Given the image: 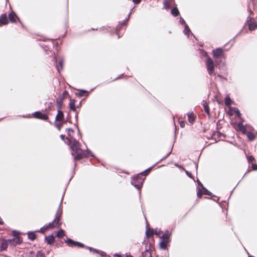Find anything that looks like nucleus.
Wrapping results in <instances>:
<instances>
[{"mask_svg":"<svg viewBox=\"0 0 257 257\" xmlns=\"http://www.w3.org/2000/svg\"><path fill=\"white\" fill-rule=\"evenodd\" d=\"M69 146L72 150V155L74 156L75 160H79L82 158L83 153L80 148V145L78 141L75 139L71 138L69 139Z\"/></svg>","mask_w":257,"mask_h":257,"instance_id":"nucleus-1","label":"nucleus"},{"mask_svg":"<svg viewBox=\"0 0 257 257\" xmlns=\"http://www.w3.org/2000/svg\"><path fill=\"white\" fill-rule=\"evenodd\" d=\"M206 66L208 73L211 75L214 71V62L210 58H207Z\"/></svg>","mask_w":257,"mask_h":257,"instance_id":"nucleus-2","label":"nucleus"},{"mask_svg":"<svg viewBox=\"0 0 257 257\" xmlns=\"http://www.w3.org/2000/svg\"><path fill=\"white\" fill-rule=\"evenodd\" d=\"M59 218L58 217H56V218L54 219V220L51 222L50 223L48 226L46 227V229L49 228H53L55 227H58L59 225Z\"/></svg>","mask_w":257,"mask_h":257,"instance_id":"nucleus-3","label":"nucleus"},{"mask_svg":"<svg viewBox=\"0 0 257 257\" xmlns=\"http://www.w3.org/2000/svg\"><path fill=\"white\" fill-rule=\"evenodd\" d=\"M33 116L35 118H39V119H43V120H47L48 118V117L46 114L42 113L41 112H40L39 111L35 112L34 113Z\"/></svg>","mask_w":257,"mask_h":257,"instance_id":"nucleus-4","label":"nucleus"},{"mask_svg":"<svg viewBox=\"0 0 257 257\" xmlns=\"http://www.w3.org/2000/svg\"><path fill=\"white\" fill-rule=\"evenodd\" d=\"M9 243L12 245H16L21 242V238L19 236H16L13 239L8 240Z\"/></svg>","mask_w":257,"mask_h":257,"instance_id":"nucleus-5","label":"nucleus"},{"mask_svg":"<svg viewBox=\"0 0 257 257\" xmlns=\"http://www.w3.org/2000/svg\"><path fill=\"white\" fill-rule=\"evenodd\" d=\"M249 29L251 31L254 30L257 27L256 23L253 20L250 19L247 21Z\"/></svg>","mask_w":257,"mask_h":257,"instance_id":"nucleus-6","label":"nucleus"},{"mask_svg":"<svg viewBox=\"0 0 257 257\" xmlns=\"http://www.w3.org/2000/svg\"><path fill=\"white\" fill-rule=\"evenodd\" d=\"M67 243L69 246H78L80 247L83 246V245L81 243L74 241L73 240L71 239H68Z\"/></svg>","mask_w":257,"mask_h":257,"instance_id":"nucleus-7","label":"nucleus"},{"mask_svg":"<svg viewBox=\"0 0 257 257\" xmlns=\"http://www.w3.org/2000/svg\"><path fill=\"white\" fill-rule=\"evenodd\" d=\"M223 53V51L221 49L218 48L213 51V54L214 57L218 58L220 57Z\"/></svg>","mask_w":257,"mask_h":257,"instance_id":"nucleus-8","label":"nucleus"},{"mask_svg":"<svg viewBox=\"0 0 257 257\" xmlns=\"http://www.w3.org/2000/svg\"><path fill=\"white\" fill-rule=\"evenodd\" d=\"M169 243V240L161 239L160 242L159 243L160 247L161 248L165 249L167 247V244Z\"/></svg>","mask_w":257,"mask_h":257,"instance_id":"nucleus-9","label":"nucleus"},{"mask_svg":"<svg viewBox=\"0 0 257 257\" xmlns=\"http://www.w3.org/2000/svg\"><path fill=\"white\" fill-rule=\"evenodd\" d=\"M64 115L63 113L61 110H58V113L56 116L55 120L56 121H62L63 120Z\"/></svg>","mask_w":257,"mask_h":257,"instance_id":"nucleus-10","label":"nucleus"},{"mask_svg":"<svg viewBox=\"0 0 257 257\" xmlns=\"http://www.w3.org/2000/svg\"><path fill=\"white\" fill-rule=\"evenodd\" d=\"M8 23L7 16L5 14L2 15L0 17V25H6Z\"/></svg>","mask_w":257,"mask_h":257,"instance_id":"nucleus-11","label":"nucleus"},{"mask_svg":"<svg viewBox=\"0 0 257 257\" xmlns=\"http://www.w3.org/2000/svg\"><path fill=\"white\" fill-rule=\"evenodd\" d=\"M8 243H9L8 240H3V241L2 242L1 246L0 247V250L1 251H2V250H4L6 249L8 247Z\"/></svg>","mask_w":257,"mask_h":257,"instance_id":"nucleus-12","label":"nucleus"},{"mask_svg":"<svg viewBox=\"0 0 257 257\" xmlns=\"http://www.w3.org/2000/svg\"><path fill=\"white\" fill-rule=\"evenodd\" d=\"M45 240L48 244H52L54 241V237L53 235H49L45 238Z\"/></svg>","mask_w":257,"mask_h":257,"instance_id":"nucleus-13","label":"nucleus"},{"mask_svg":"<svg viewBox=\"0 0 257 257\" xmlns=\"http://www.w3.org/2000/svg\"><path fill=\"white\" fill-rule=\"evenodd\" d=\"M237 127L242 133L245 134L246 133L245 128L242 123H238L237 125Z\"/></svg>","mask_w":257,"mask_h":257,"instance_id":"nucleus-14","label":"nucleus"},{"mask_svg":"<svg viewBox=\"0 0 257 257\" xmlns=\"http://www.w3.org/2000/svg\"><path fill=\"white\" fill-rule=\"evenodd\" d=\"M188 121L192 123L195 120V116L193 113H188Z\"/></svg>","mask_w":257,"mask_h":257,"instance_id":"nucleus-15","label":"nucleus"},{"mask_svg":"<svg viewBox=\"0 0 257 257\" xmlns=\"http://www.w3.org/2000/svg\"><path fill=\"white\" fill-rule=\"evenodd\" d=\"M9 19L12 22H16V19L17 18V16L16 15H15V13H11L9 15Z\"/></svg>","mask_w":257,"mask_h":257,"instance_id":"nucleus-16","label":"nucleus"},{"mask_svg":"<svg viewBox=\"0 0 257 257\" xmlns=\"http://www.w3.org/2000/svg\"><path fill=\"white\" fill-rule=\"evenodd\" d=\"M203 105L204 107V111L206 112L208 115L209 114V108L208 106V104L206 101H203Z\"/></svg>","mask_w":257,"mask_h":257,"instance_id":"nucleus-17","label":"nucleus"},{"mask_svg":"<svg viewBox=\"0 0 257 257\" xmlns=\"http://www.w3.org/2000/svg\"><path fill=\"white\" fill-rule=\"evenodd\" d=\"M69 107L71 110H75V102L74 100H71L69 103Z\"/></svg>","mask_w":257,"mask_h":257,"instance_id":"nucleus-18","label":"nucleus"},{"mask_svg":"<svg viewBox=\"0 0 257 257\" xmlns=\"http://www.w3.org/2000/svg\"><path fill=\"white\" fill-rule=\"evenodd\" d=\"M65 235V232L63 230L60 229L57 233V236L59 238L63 237Z\"/></svg>","mask_w":257,"mask_h":257,"instance_id":"nucleus-19","label":"nucleus"},{"mask_svg":"<svg viewBox=\"0 0 257 257\" xmlns=\"http://www.w3.org/2000/svg\"><path fill=\"white\" fill-rule=\"evenodd\" d=\"M171 13L174 16L176 17L179 14V11L177 8H174L172 10Z\"/></svg>","mask_w":257,"mask_h":257,"instance_id":"nucleus-20","label":"nucleus"},{"mask_svg":"<svg viewBox=\"0 0 257 257\" xmlns=\"http://www.w3.org/2000/svg\"><path fill=\"white\" fill-rule=\"evenodd\" d=\"M170 236L169 232H168L166 233H164L162 235V237H161V239H163L165 240H169V238Z\"/></svg>","mask_w":257,"mask_h":257,"instance_id":"nucleus-21","label":"nucleus"},{"mask_svg":"<svg viewBox=\"0 0 257 257\" xmlns=\"http://www.w3.org/2000/svg\"><path fill=\"white\" fill-rule=\"evenodd\" d=\"M28 236L29 239L34 240L36 238V235L34 232H29L28 233Z\"/></svg>","mask_w":257,"mask_h":257,"instance_id":"nucleus-22","label":"nucleus"},{"mask_svg":"<svg viewBox=\"0 0 257 257\" xmlns=\"http://www.w3.org/2000/svg\"><path fill=\"white\" fill-rule=\"evenodd\" d=\"M146 234L147 236H151L154 234V230L148 229L147 230Z\"/></svg>","mask_w":257,"mask_h":257,"instance_id":"nucleus-23","label":"nucleus"},{"mask_svg":"<svg viewBox=\"0 0 257 257\" xmlns=\"http://www.w3.org/2000/svg\"><path fill=\"white\" fill-rule=\"evenodd\" d=\"M143 257H151V252L149 250H146L145 252H144L143 253Z\"/></svg>","mask_w":257,"mask_h":257,"instance_id":"nucleus-24","label":"nucleus"},{"mask_svg":"<svg viewBox=\"0 0 257 257\" xmlns=\"http://www.w3.org/2000/svg\"><path fill=\"white\" fill-rule=\"evenodd\" d=\"M231 100L229 97H226L225 100V104L226 106H229L231 104Z\"/></svg>","mask_w":257,"mask_h":257,"instance_id":"nucleus-25","label":"nucleus"},{"mask_svg":"<svg viewBox=\"0 0 257 257\" xmlns=\"http://www.w3.org/2000/svg\"><path fill=\"white\" fill-rule=\"evenodd\" d=\"M247 137L248 139L250 141L253 140L254 139V135L252 133H248L247 134Z\"/></svg>","mask_w":257,"mask_h":257,"instance_id":"nucleus-26","label":"nucleus"},{"mask_svg":"<svg viewBox=\"0 0 257 257\" xmlns=\"http://www.w3.org/2000/svg\"><path fill=\"white\" fill-rule=\"evenodd\" d=\"M36 257H44V254L41 251H38L37 252Z\"/></svg>","mask_w":257,"mask_h":257,"instance_id":"nucleus-27","label":"nucleus"},{"mask_svg":"<svg viewBox=\"0 0 257 257\" xmlns=\"http://www.w3.org/2000/svg\"><path fill=\"white\" fill-rule=\"evenodd\" d=\"M59 65L60 66V68L59 67H57L58 71H59L60 69H62L63 67V61H60L59 62Z\"/></svg>","mask_w":257,"mask_h":257,"instance_id":"nucleus-28","label":"nucleus"},{"mask_svg":"<svg viewBox=\"0 0 257 257\" xmlns=\"http://www.w3.org/2000/svg\"><path fill=\"white\" fill-rule=\"evenodd\" d=\"M184 31L185 34H187L190 32V29L187 25L185 26V28Z\"/></svg>","mask_w":257,"mask_h":257,"instance_id":"nucleus-29","label":"nucleus"},{"mask_svg":"<svg viewBox=\"0 0 257 257\" xmlns=\"http://www.w3.org/2000/svg\"><path fill=\"white\" fill-rule=\"evenodd\" d=\"M234 112L236 114V115H237L238 116H240V111H239V110H238V109L235 108L234 109Z\"/></svg>","mask_w":257,"mask_h":257,"instance_id":"nucleus-30","label":"nucleus"},{"mask_svg":"<svg viewBox=\"0 0 257 257\" xmlns=\"http://www.w3.org/2000/svg\"><path fill=\"white\" fill-rule=\"evenodd\" d=\"M56 127L58 129V130H60L61 127L62 126V123H58L56 124Z\"/></svg>","mask_w":257,"mask_h":257,"instance_id":"nucleus-31","label":"nucleus"},{"mask_svg":"<svg viewBox=\"0 0 257 257\" xmlns=\"http://www.w3.org/2000/svg\"><path fill=\"white\" fill-rule=\"evenodd\" d=\"M247 159H248V161L249 162H250L253 161L254 160V158L253 156H250L248 157Z\"/></svg>","mask_w":257,"mask_h":257,"instance_id":"nucleus-32","label":"nucleus"},{"mask_svg":"<svg viewBox=\"0 0 257 257\" xmlns=\"http://www.w3.org/2000/svg\"><path fill=\"white\" fill-rule=\"evenodd\" d=\"M252 169L253 170H257V165L256 164H252Z\"/></svg>","mask_w":257,"mask_h":257,"instance_id":"nucleus-33","label":"nucleus"},{"mask_svg":"<svg viewBox=\"0 0 257 257\" xmlns=\"http://www.w3.org/2000/svg\"><path fill=\"white\" fill-rule=\"evenodd\" d=\"M180 125L181 127H184L185 126V122H184V121H181L180 122Z\"/></svg>","mask_w":257,"mask_h":257,"instance_id":"nucleus-34","label":"nucleus"},{"mask_svg":"<svg viewBox=\"0 0 257 257\" xmlns=\"http://www.w3.org/2000/svg\"><path fill=\"white\" fill-rule=\"evenodd\" d=\"M13 234L15 236V237L16 236H18V232H17L16 231H13Z\"/></svg>","mask_w":257,"mask_h":257,"instance_id":"nucleus-35","label":"nucleus"},{"mask_svg":"<svg viewBox=\"0 0 257 257\" xmlns=\"http://www.w3.org/2000/svg\"><path fill=\"white\" fill-rule=\"evenodd\" d=\"M160 233V231H158L157 230H155V231H154V233L156 235H159Z\"/></svg>","mask_w":257,"mask_h":257,"instance_id":"nucleus-36","label":"nucleus"},{"mask_svg":"<svg viewBox=\"0 0 257 257\" xmlns=\"http://www.w3.org/2000/svg\"><path fill=\"white\" fill-rule=\"evenodd\" d=\"M133 2L136 4H139L140 3L141 0H133Z\"/></svg>","mask_w":257,"mask_h":257,"instance_id":"nucleus-37","label":"nucleus"},{"mask_svg":"<svg viewBox=\"0 0 257 257\" xmlns=\"http://www.w3.org/2000/svg\"><path fill=\"white\" fill-rule=\"evenodd\" d=\"M186 174L188 175V176L189 177L192 178V176H191V174H190L188 171H187V172H186Z\"/></svg>","mask_w":257,"mask_h":257,"instance_id":"nucleus-38","label":"nucleus"},{"mask_svg":"<svg viewBox=\"0 0 257 257\" xmlns=\"http://www.w3.org/2000/svg\"><path fill=\"white\" fill-rule=\"evenodd\" d=\"M60 137H61V138L62 139V140H64V138H65V136H64V135H61L60 136Z\"/></svg>","mask_w":257,"mask_h":257,"instance_id":"nucleus-39","label":"nucleus"},{"mask_svg":"<svg viewBox=\"0 0 257 257\" xmlns=\"http://www.w3.org/2000/svg\"><path fill=\"white\" fill-rule=\"evenodd\" d=\"M101 256H105V255H106V254H105V253L104 252H102L101 253Z\"/></svg>","mask_w":257,"mask_h":257,"instance_id":"nucleus-40","label":"nucleus"},{"mask_svg":"<svg viewBox=\"0 0 257 257\" xmlns=\"http://www.w3.org/2000/svg\"><path fill=\"white\" fill-rule=\"evenodd\" d=\"M180 21H181V23H182V24H184V23H185V21H184V20H183V19H181V20H180Z\"/></svg>","mask_w":257,"mask_h":257,"instance_id":"nucleus-41","label":"nucleus"},{"mask_svg":"<svg viewBox=\"0 0 257 257\" xmlns=\"http://www.w3.org/2000/svg\"><path fill=\"white\" fill-rule=\"evenodd\" d=\"M135 186L138 189L140 188V186L139 185H135Z\"/></svg>","mask_w":257,"mask_h":257,"instance_id":"nucleus-42","label":"nucleus"},{"mask_svg":"<svg viewBox=\"0 0 257 257\" xmlns=\"http://www.w3.org/2000/svg\"><path fill=\"white\" fill-rule=\"evenodd\" d=\"M125 257H133V256L130 255H126Z\"/></svg>","mask_w":257,"mask_h":257,"instance_id":"nucleus-43","label":"nucleus"},{"mask_svg":"<svg viewBox=\"0 0 257 257\" xmlns=\"http://www.w3.org/2000/svg\"><path fill=\"white\" fill-rule=\"evenodd\" d=\"M69 131H71V132H73V130L71 128H68V129Z\"/></svg>","mask_w":257,"mask_h":257,"instance_id":"nucleus-44","label":"nucleus"},{"mask_svg":"<svg viewBox=\"0 0 257 257\" xmlns=\"http://www.w3.org/2000/svg\"><path fill=\"white\" fill-rule=\"evenodd\" d=\"M116 257H120V255H116Z\"/></svg>","mask_w":257,"mask_h":257,"instance_id":"nucleus-45","label":"nucleus"}]
</instances>
